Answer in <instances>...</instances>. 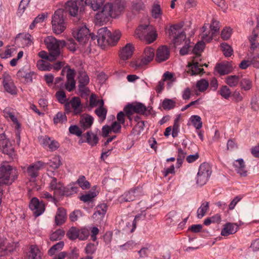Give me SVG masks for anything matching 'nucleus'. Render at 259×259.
I'll use <instances>...</instances> for the list:
<instances>
[{"label": "nucleus", "instance_id": "obj_1", "mask_svg": "<svg viewBox=\"0 0 259 259\" xmlns=\"http://www.w3.org/2000/svg\"><path fill=\"white\" fill-rule=\"evenodd\" d=\"M124 9V2L120 0H116L114 3H107L101 11L95 16L97 23L103 24L106 23L110 17L116 18L119 15Z\"/></svg>", "mask_w": 259, "mask_h": 259}, {"label": "nucleus", "instance_id": "obj_2", "mask_svg": "<svg viewBox=\"0 0 259 259\" xmlns=\"http://www.w3.org/2000/svg\"><path fill=\"white\" fill-rule=\"evenodd\" d=\"M98 35H91V40L97 39V44L101 48L107 46H114L119 40L121 37V32L119 30H115L111 33L107 27H103L98 31Z\"/></svg>", "mask_w": 259, "mask_h": 259}, {"label": "nucleus", "instance_id": "obj_3", "mask_svg": "<svg viewBox=\"0 0 259 259\" xmlns=\"http://www.w3.org/2000/svg\"><path fill=\"white\" fill-rule=\"evenodd\" d=\"M17 169L6 161L0 165V186L10 185L18 178Z\"/></svg>", "mask_w": 259, "mask_h": 259}, {"label": "nucleus", "instance_id": "obj_4", "mask_svg": "<svg viewBox=\"0 0 259 259\" xmlns=\"http://www.w3.org/2000/svg\"><path fill=\"white\" fill-rule=\"evenodd\" d=\"M135 36L141 40H145L147 43L153 42L157 37L156 31L151 25H140L135 31Z\"/></svg>", "mask_w": 259, "mask_h": 259}, {"label": "nucleus", "instance_id": "obj_5", "mask_svg": "<svg viewBox=\"0 0 259 259\" xmlns=\"http://www.w3.org/2000/svg\"><path fill=\"white\" fill-rule=\"evenodd\" d=\"M44 43L47 48L49 53L57 58L61 55V49L66 45L64 40L57 39L54 36H48L44 39Z\"/></svg>", "mask_w": 259, "mask_h": 259}, {"label": "nucleus", "instance_id": "obj_6", "mask_svg": "<svg viewBox=\"0 0 259 259\" xmlns=\"http://www.w3.org/2000/svg\"><path fill=\"white\" fill-rule=\"evenodd\" d=\"M64 10L59 9L56 10L52 17V24L54 32L56 34L62 33L66 28V24L63 18Z\"/></svg>", "mask_w": 259, "mask_h": 259}, {"label": "nucleus", "instance_id": "obj_7", "mask_svg": "<svg viewBox=\"0 0 259 259\" xmlns=\"http://www.w3.org/2000/svg\"><path fill=\"white\" fill-rule=\"evenodd\" d=\"M183 23H179L171 26L170 28L169 35L173 37L172 41L175 46H179L186 39L185 32L181 31Z\"/></svg>", "mask_w": 259, "mask_h": 259}, {"label": "nucleus", "instance_id": "obj_8", "mask_svg": "<svg viewBox=\"0 0 259 259\" xmlns=\"http://www.w3.org/2000/svg\"><path fill=\"white\" fill-rule=\"evenodd\" d=\"M211 174L209 165L206 163H202L197 173L196 183L200 186H203L207 182Z\"/></svg>", "mask_w": 259, "mask_h": 259}, {"label": "nucleus", "instance_id": "obj_9", "mask_svg": "<svg viewBox=\"0 0 259 259\" xmlns=\"http://www.w3.org/2000/svg\"><path fill=\"white\" fill-rule=\"evenodd\" d=\"M146 110V106L141 103L128 104L124 108L125 115L130 121L132 120L133 117L132 115L134 113L144 115Z\"/></svg>", "mask_w": 259, "mask_h": 259}, {"label": "nucleus", "instance_id": "obj_10", "mask_svg": "<svg viewBox=\"0 0 259 259\" xmlns=\"http://www.w3.org/2000/svg\"><path fill=\"white\" fill-rule=\"evenodd\" d=\"M89 235V231L87 229L83 228L78 229L75 227H72L66 234L67 236L71 240L78 238L80 240L87 239Z\"/></svg>", "mask_w": 259, "mask_h": 259}, {"label": "nucleus", "instance_id": "obj_11", "mask_svg": "<svg viewBox=\"0 0 259 259\" xmlns=\"http://www.w3.org/2000/svg\"><path fill=\"white\" fill-rule=\"evenodd\" d=\"M84 0H69L65 5V10L73 17H77L78 10L83 6Z\"/></svg>", "mask_w": 259, "mask_h": 259}, {"label": "nucleus", "instance_id": "obj_12", "mask_svg": "<svg viewBox=\"0 0 259 259\" xmlns=\"http://www.w3.org/2000/svg\"><path fill=\"white\" fill-rule=\"evenodd\" d=\"M0 149L5 154L12 157L14 153V148L5 133L0 134Z\"/></svg>", "mask_w": 259, "mask_h": 259}, {"label": "nucleus", "instance_id": "obj_13", "mask_svg": "<svg viewBox=\"0 0 259 259\" xmlns=\"http://www.w3.org/2000/svg\"><path fill=\"white\" fill-rule=\"evenodd\" d=\"M2 84L5 90L11 95L16 94V87L11 76L6 72H4L2 76Z\"/></svg>", "mask_w": 259, "mask_h": 259}, {"label": "nucleus", "instance_id": "obj_14", "mask_svg": "<svg viewBox=\"0 0 259 259\" xmlns=\"http://www.w3.org/2000/svg\"><path fill=\"white\" fill-rule=\"evenodd\" d=\"M90 34H90L89 29L86 27H82L79 29L76 34L74 35V37L80 44L85 45L88 44L89 39L90 37H91Z\"/></svg>", "mask_w": 259, "mask_h": 259}, {"label": "nucleus", "instance_id": "obj_15", "mask_svg": "<svg viewBox=\"0 0 259 259\" xmlns=\"http://www.w3.org/2000/svg\"><path fill=\"white\" fill-rule=\"evenodd\" d=\"M29 208L33 211L34 215L36 217L41 215L45 211L44 204L40 202L36 197L31 199L29 204Z\"/></svg>", "mask_w": 259, "mask_h": 259}, {"label": "nucleus", "instance_id": "obj_16", "mask_svg": "<svg viewBox=\"0 0 259 259\" xmlns=\"http://www.w3.org/2000/svg\"><path fill=\"white\" fill-rule=\"evenodd\" d=\"M141 194V189L139 188L131 189L124 193L121 196V199L123 201H133L138 198Z\"/></svg>", "mask_w": 259, "mask_h": 259}, {"label": "nucleus", "instance_id": "obj_17", "mask_svg": "<svg viewBox=\"0 0 259 259\" xmlns=\"http://www.w3.org/2000/svg\"><path fill=\"white\" fill-rule=\"evenodd\" d=\"M220 23L218 21L212 19L210 26L211 32L208 34H203L202 39L203 41L209 42L212 39V37L218 32L220 29Z\"/></svg>", "mask_w": 259, "mask_h": 259}, {"label": "nucleus", "instance_id": "obj_18", "mask_svg": "<svg viewBox=\"0 0 259 259\" xmlns=\"http://www.w3.org/2000/svg\"><path fill=\"white\" fill-rule=\"evenodd\" d=\"M79 90L80 92L87 94L89 90L85 86L89 82V77L84 71H80L78 73Z\"/></svg>", "mask_w": 259, "mask_h": 259}, {"label": "nucleus", "instance_id": "obj_19", "mask_svg": "<svg viewBox=\"0 0 259 259\" xmlns=\"http://www.w3.org/2000/svg\"><path fill=\"white\" fill-rule=\"evenodd\" d=\"M70 105L73 109V112L75 114L80 113L82 111V107L81 105V101L78 97H73L70 102L65 104V109L68 110L70 108Z\"/></svg>", "mask_w": 259, "mask_h": 259}, {"label": "nucleus", "instance_id": "obj_20", "mask_svg": "<svg viewBox=\"0 0 259 259\" xmlns=\"http://www.w3.org/2000/svg\"><path fill=\"white\" fill-rule=\"evenodd\" d=\"M44 163L41 161H38L30 165L27 169L28 176L31 179H35L38 175V171L42 168Z\"/></svg>", "mask_w": 259, "mask_h": 259}, {"label": "nucleus", "instance_id": "obj_21", "mask_svg": "<svg viewBox=\"0 0 259 259\" xmlns=\"http://www.w3.org/2000/svg\"><path fill=\"white\" fill-rule=\"evenodd\" d=\"M134 47L132 44L128 43L119 52V57L122 61H126L133 55Z\"/></svg>", "mask_w": 259, "mask_h": 259}, {"label": "nucleus", "instance_id": "obj_22", "mask_svg": "<svg viewBox=\"0 0 259 259\" xmlns=\"http://www.w3.org/2000/svg\"><path fill=\"white\" fill-rule=\"evenodd\" d=\"M154 57V50L150 47L146 48L144 50L141 62L138 65L140 66L147 65L153 59Z\"/></svg>", "mask_w": 259, "mask_h": 259}, {"label": "nucleus", "instance_id": "obj_23", "mask_svg": "<svg viewBox=\"0 0 259 259\" xmlns=\"http://www.w3.org/2000/svg\"><path fill=\"white\" fill-rule=\"evenodd\" d=\"M170 52L168 48L163 46L160 47L157 50L156 60L157 62H161L168 59Z\"/></svg>", "mask_w": 259, "mask_h": 259}, {"label": "nucleus", "instance_id": "obj_24", "mask_svg": "<svg viewBox=\"0 0 259 259\" xmlns=\"http://www.w3.org/2000/svg\"><path fill=\"white\" fill-rule=\"evenodd\" d=\"M75 72L70 68L67 69V82L65 84L66 89L69 91H72L75 87V81L74 79Z\"/></svg>", "mask_w": 259, "mask_h": 259}, {"label": "nucleus", "instance_id": "obj_25", "mask_svg": "<svg viewBox=\"0 0 259 259\" xmlns=\"http://www.w3.org/2000/svg\"><path fill=\"white\" fill-rule=\"evenodd\" d=\"M215 69L221 75H224L231 72L233 67L230 63L226 62L218 64L215 67Z\"/></svg>", "mask_w": 259, "mask_h": 259}, {"label": "nucleus", "instance_id": "obj_26", "mask_svg": "<svg viewBox=\"0 0 259 259\" xmlns=\"http://www.w3.org/2000/svg\"><path fill=\"white\" fill-rule=\"evenodd\" d=\"M66 219V211L63 207H59L55 218V224L60 226L65 223Z\"/></svg>", "mask_w": 259, "mask_h": 259}, {"label": "nucleus", "instance_id": "obj_27", "mask_svg": "<svg viewBox=\"0 0 259 259\" xmlns=\"http://www.w3.org/2000/svg\"><path fill=\"white\" fill-rule=\"evenodd\" d=\"M25 259H41V252L38 247L31 245L26 253Z\"/></svg>", "mask_w": 259, "mask_h": 259}, {"label": "nucleus", "instance_id": "obj_28", "mask_svg": "<svg viewBox=\"0 0 259 259\" xmlns=\"http://www.w3.org/2000/svg\"><path fill=\"white\" fill-rule=\"evenodd\" d=\"M14 249L13 244H11L7 240L0 242V256H4L12 252Z\"/></svg>", "mask_w": 259, "mask_h": 259}, {"label": "nucleus", "instance_id": "obj_29", "mask_svg": "<svg viewBox=\"0 0 259 259\" xmlns=\"http://www.w3.org/2000/svg\"><path fill=\"white\" fill-rule=\"evenodd\" d=\"M237 172L241 176H247V170L245 169V165L243 159H239L235 161L233 164Z\"/></svg>", "mask_w": 259, "mask_h": 259}, {"label": "nucleus", "instance_id": "obj_30", "mask_svg": "<svg viewBox=\"0 0 259 259\" xmlns=\"http://www.w3.org/2000/svg\"><path fill=\"white\" fill-rule=\"evenodd\" d=\"M94 121V118L88 115H82L80 117V126L84 130L89 128L92 125Z\"/></svg>", "mask_w": 259, "mask_h": 259}, {"label": "nucleus", "instance_id": "obj_31", "mask_svg": "<svg viewBox=\"0 0 259 259\" xmlns=\"http://www.w3.org/2000/svg\"><path fill=\"white\" fill-rule=\"evenodd\" d=\"M250 43V51H259V41L258 40V34L255 30H253L251 35L249 37Z\"/></svg>", "mask_w": 259, "mask_h": 259}, {"label": "nucleus", "instance_id": "obj_32", "mask_svg": "<svg viewBox=\"0 0 259 259\" xmlns=\"http://www.w3.org/2000/svg\"><path fill=\"white\" fill-rule=\"evenodd\" d=\"M238 226L235 224L232 223H227L225 226L221 231V235L224 236H227L230 234H233L236 232Z\"/></svg>", "mask_w": 259, "mask_h": 259}, {"label": "nucleus", "instance_id": "obj_33", "mask_svg": "<svg viewBox=\"0 0 259 259\" xmlns=\"http://www.w3.org/2000/svg\"><path fill=\"white\" fill-rule=\"evenodd\" d=\"M107 205L105 203L98 205L96 207V210L93 215L94 219H102L106 213Z\"/></svg>", "mask_w": 259, "mask_h": 259}, {"label": "nucleus", "instance_id": "obj_34", "mask_svg": "<svg viewBox=\"0 0 259 259\" xmlns=\"http://www.w3.org/2000/svg\"><path fill=\"white\" fill-rule=\"evenodd\" d=\"M42 144L44 145H48L50 151H54L59 147V143L55 140L51 141V139L47 136L42 137Z\"/></svg>", "mask_w": 259, "mask_h": 259}, {"label": "nucleus", "instance_id": "obj_35", "mask_svg": "<svg viewBox=\"0 0 259 259\" xmlns=\"http://www.w3.org/2000/svg\"><path fill=\"white\" fill-rule=\"evenodd\" d=\"M83 136L86 138V142L92 146L96 145L98 143L99 139L97 135L91 131H88Z\"/></svg>", "mask_w": 259, "mask_h": 259}, {"label": "nucleus", "instance_id": "obj_36", "mask_svg": "<svg viewBox=\"0 0 259 259\" xmlns=\"http://www.w3.org/2000/svg\"><path fill=\"white\" fill-rule=\"evenodd\" d=\"M4 116L7 118H10L15 124L16 130H19L21 127V124L18 122L17 117L15 116L14 113L10 111L9 108H6L4 110Z\"/></svg>", "mask_w": 259, "mask_h": 259}, {"label": "nucleus", "instance_id": "obj_37", "mask_svg": "<svg viewBox=\"0 0 259 259\" xmlns=\"http://www.w3.org/2000/svg\"><path fill=\"white\" fill-rule=\"evenodd\" d=\"M17 75L19 77L24 78L27 83L32 82L33 78L35 76L34 72L30 71L29 72H26L24 70V69H21L18 71Z\"/></svg>", "mask_w": 259, "mask_h": 259}, {"label": "nucleus", "instance_id": "obj_38", "mask_svg": "<svg viewBox=\"0 0 259 259\" xmlns=\"http://www.w3.org/2000/svg\"><path fill=\"white\" fill-rule=\"evenodd\" d=\"M105 0H85V5L89 6L94 11L99 10L103 6Z\"/></svg>", "mask_w": 259, "mask_h": 259}, {"label": "nucleus", "instance_id": "obj_39", "mask_svg": "<svg viewBox=\"0 0 259 259\" xmlns=\"http://www.w3.org/2000/svg\"><path fill=\"white\" fill-rule=\"evenodd\" d=\"M189 66L190 69L188 72L191 75L198 74L203 71V69L201 68V65H199L198 62H193Z\"/></svg>", "mask_w": 259, "mask_h": 259}, {"label": "nucleus", "instance_id": "obj_40", "mask_svg": "<svg viewBox=\"0 0 259 259\" xmlns=\"http://www.w3.org/2000/svg\"><path fill=\"white\" fill-rule=\"evenodd\" d=\"M240 81L239 76L238 75H229L226 78V83L230 87H236Z\"/></svg>", "mask_w": 259, "mask_h": 259}, {"label": "nucleus", "instance_id": "obj_41", "mask_svg": "<svg viewBox=\"0 0 259 259\" xmlns=\"http://www.w3.org/2000/svg\"><path fill=\"white\" fill-rule=\"evenodd\" d=\"M36 66L41 71H50L52 69V65L48 62L43 60H38Z\"/></svg>", "mask_w": 259, "mask_h": 259}, {"label": "nucleus", "instance_id": "obj_42", "mask_svg": "<svg viewBox=\"0 0 259 259\" xmlns=\"http://www.w3.org/2000/svg\"><path fill=\"white\" fill-rule=\"evenodd\" d=\"M48 165L54 169L58 168L61 165V158L59 156H55L47 163Z\"/></svg>", "mask_w": 259, "mask_h": 259}, {"label": "nucleus", "instance_id": "obj_43", "mask_svg": "<svg viewBox=\"0 0 259 259\" xmlns=\"http://www.w3.org/2000/svg\"><path fill=\"white\" fill-rule=\"evenodd\" d=\"M209 208V203L207 201L203 202L197 210V218L201 219L205 214Z\"/></svg>", "mask_w": 259, "mask_h": 259}, {"label": "nucleus", "instance_id": "obj_44", "mask_svg": "<svg viewBox=\"0 0 259 259\" xmlns=\"http://www.w3.org/2000/svg\"><path fill=\"white\" fill-rule=\"evenodd\" d=\"M65 187L63 184L61 182H58V184L55 188L53 190L54 191V194L55 197H59L64 195L65 192Z\"/></svg>", "mask_w": 259, "mask_h": 259}, {"label": "nucleus", "instance_id": "obj_45", "mask_svg": "<svg viewBox=\"0 0 259 259\" xmlns=\"http://www.w3.org/2000/svg\"><path fill=\"white\" fill-rule=\"evenodd\" d=\"M54 123L55 124L63 123L67 121V117L64 113L59 112L54 117Z\"/></svg>", "mask_w": 259, "mask_h": 259}, {"label": "nucleus", "instance_id": "obj_46", "mask_svg": "<svg viewBox=\"0 0 259 259\" xmlns=\"http://www.w3.org/2000/svg\"><path fill=\"white\" fill-rule=\"evenodd\" d=\"M64 243L63 241H60L54 245L48 251V254L52 256L56 252L60 251L63 247Z\"/></svg>", "mask_w": 259, "mask_h": 259}, {"label": "nucleus", "instance_id": "obj_47", "mask_svg": "<svg viewBox=\"0 0 259 259\" xmlns=\"http://www.w3.org/2000/svg\"><path fill=\"white\" fill-rule=\"evenodd\" d=\"M256 51V54H255L254 51H250V54L248 57L250 64L254 66H257L258 60L259 59V51Z\"/></svg>", "mask_w": 259, "mask_h": 259}, {"label": "nucleus", "instance_id": "obj_48", "mask_svg": "<svg viewBox=\"0 0 259 259\" xmlns=\"http://www.w3.org/2000/svg\"><path fill=\"white\" fill-rule=\"evenodd\" d=\"M241 89L244 91L249 90L252 86V81L248 78H244L240 80Z\"/></svg>", "mask_w": 259, "mask_h": 259}, {"label": "nucleus", "instance_id": "obj_49", "mask_svg": "<svg viewBox=\"0 0 259 259\" xmlns=\"http://www.w3.org/2000/svg\"><path fill=\"white\" fill-rule=\"evenodd\" d=\"M190 120L193 125L197 130L200 129L202 126V122L201 117L198 115H192Z\"/></svg>", "mask_w": 259, "mask_h": 259}, {"label": "nucleus", "instance_id": "obj_50", "mask_svg": "<svg viewBox=\"0 0 259 259\" xmlns=\"http://www.w3.org/2000/svg\"><path fill=\"white\" fill-rule=\"evenodd\" d=\"M196 85L199 91L203 92L208 88L209 83L207 80L202 79L197 82Z\"/></svg>", "mask_w": 259, "mask_h": 259}, {"label": "nucleus", "instance_id": "obj_51", "mask_svg": "<svg viewBox=\"0 0 259 259\" xmlns=\"http://www.w3.org/2000/svg\"><path fill=\"white\" fill-rule=\"evenodd\" d=\"M176 106V102L172 99H165L162 104L163 108L165 110H170Z\"/></svg>", "mask_w": 259, "mask_h": 259}, {"label": "nucleus", "instance_id": "obj_52", "mask_svg": "<svg viewBox=\"0 0 259 259\" xmlns=\"http://www.w3.org/2000/svg\"><path fill=\"white\" fill-rule=\"evenodd\" d=\"M186 152L183 150L181 148L178 149V156H177V167L179 168L182 164L183 162L186 157Z\"/></svg>", "mask_w": 259, "mask_h": 259}, {"label": "nucleus", "instance_id": "obj_53", "mask_svg": "<svg viewBox=\"0 0 259 259\" xmlns=\"http://www.w3.org/2000/svg\"><path fill=\"white\" fill-rule=\"evenodd\" d=\"M220 46L225 57H229L232 55L233 49L230 46L224 42L221 44Z\"/></svg>", "mask_w": 259, "mask_h": 259}, {"label": "nucleus", "instance_id": "obj_54", "mask_svg": "<svg viewBox=\"0 0 259 259\" xmlns=\"http://www.w3.org/2000/svg\"><path fill=\"white\" fill-rule=\"evenodd\" d=\"M65 192L64 195L69 196L73 194L76 193L78 191V188L75 186V184H71L66 187H65Z\"/></svg>", "mask_w": 259, "mask_h": 259}, {"label": "nucleus", "instance_id": "obj_55", "mask_svg": "<svg viewBox=\"0 0 259 259\" xmlns=\"http://www.w3.org/2000/svg\"><path fill=\"white\" fill-rule=\"evenodd\" d=\"M76 183L82 189H89L90 187V183L86 180L85 177L83 176H80Z\"/></svg>", "mask_w": 259, "mask_h": 259}, {"label": "nucleus", "instance_id": "obj_56", "mask_svg": "<svg viewBox=\"0 0 259 259\" xmlns=\"http://www.w3.org/2000/svg\"><path fill=\"white\" fill-rule=\"evenodd\" d=\"M152 16L154 18H159L161 17L162 13L159 5H154L151 10Z\"/></svg>", "mask_w": 259, "mask_h": 259}, {"label": "nucleus", "instance_id": "obj_57", "mask_svg": "<svg viewBox=\"0 0 259 259\" xmlns=\"http://www.w3.org/2000/svg\"><path fill=\"white\" fill-rule=\"evenodd\" d=\"M99 118L103 121L106 119L107 110L104 107H98L95 111Z\"/></svg>", "mask_w": 259, "mask_h": 259}, {"label": "nucleus", "instance_id": "obj_58", "mask_svg": "<svg viewBox=\"0 0 259 259\" xmlns=\"http://www.w3.org/2000/svg\"><path fill=\"white\" fill-rule=\"evenodd\" d=\"M205 44L203 41H199L194 46L193 49V52L196 56L199 57L201 52L203 50Z\"/></svg>", "mask_w": 259, "mask_h": 259}, {"label": "nucleus", "instance_id": "obj_59", "mask_svg": "<svg viewBox=\"0 0 259 259\" xmlns=\"http://www.w3.org/2000/svg\"><path fill=\"white\" fill-rule=\"evenodd\" d=\"M58 101L61 104H66L67 103V98L65 92L63 91H58L55 95Z\"/></svg>", "mask_w": 259, "mask_h": 259}, {"label": "nucleus", "instance_id": "obj_60", "mask_svg": "<svg viewBox=\"0 0 259 259\" xmlns=\"http://www.w3.org/2000/svg\"><path fill=\"white\" fill-rule=\"evenodd\" d=\"M66 43L65 46H67V49L71 52H75L78 48L77 45L73 38L68 39Z\"/></svg>", "mask_w": 259, "mask_h": 259}, {"label": "nucleus", "instance_id": "obj_61", "mask_svg": "<svg viewBox=\"0 0 259 259\" xmlns=\"http://www.w3.org/2000/svg\"><path fill=\"white\" fill-rule=\"evenodd\" d=\"M146 217V213L145 211H142L141 213H139L135 216V219L133 222V228L131 230V232H134L137 226V222L140 220H144Z\"/></svg>", "mask_w": 259, "mask_h": 259}, {"label": "nucleus", "instance_id": "obj_62", "mask_svg": "<svg viewBox=\"0 0 259 259\" xmlns=\"http://www.w3.org/2000/svg\"><path fill=\"white\" fill-rule=\"evenodd\" d=\"M179 118L178 117L175 120L174 124L173 125L171 130V135L173 138H176L178 136L179 133Z\"/></svg>", "mask_w": 259, "mask_h": 259}, {"label": "nucleus", "instance_id": "obj_63", "mask_svg": "<svg viewBox=\"0 0 259 259\" xmlns=\"http://www.w3.org/2000/svg\"><path fill=\"white\" fill-rule=\"evenodd\" d=\"M220 93L223 98L227 99L231 95V91L227 86L224 85L221 88Z\"/></svg>", "mask_w": 259, "mask_h": 259}, {"label": "nucleus", "instance_id": "obj_64", "mask_svg": "<svg viewBox=\"0 0 259 259\" xmlns=\"http://www.w3.org/2000/svg\"><path fill=\"white\" fill-rule=\"evenodd\" d=\"M64 235V232L61 230H58L53 233L50 236V239L52 241H56L60 239Z\"/></svg>", "mask_w": 259, "mask_h": 259}]
</instances>
